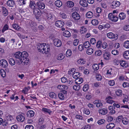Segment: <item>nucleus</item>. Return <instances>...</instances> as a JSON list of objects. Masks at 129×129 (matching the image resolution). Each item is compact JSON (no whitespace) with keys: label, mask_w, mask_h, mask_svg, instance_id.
Instances as JSON below:
<instances>
[{"label":"nucleus","mask_w":129,"mask_h":129,"mask_svg":"<svg viewBox=\"0 0 129 129\" xmlns=\"http://www.w3.org/2000/svg\"><path fill=\"white\" fill-rule=\"evenodd\" d=\"M7 119L8 121H12V120H13V116L10 115H8L7 116Z\"/></svg>","instance_id":"nucleus-44"},{"label":"nucleus","mask_w":129,"mask_h":129,"mask_svg":"<svg viewBox=\"0 0 129 129\" xmlns=\"http://www.w3.org/2000/svg\"><path fill=\"white\" fill-rule=\"evenodd\" d=\"M108 84L111 86H113L115 84L114 81L113 80H111L109 81Z\"/></svg>","instance_id":"nucleus-61"},{"label":"nucleus","mask_w":129,"mask_h":129,"mask_svg":"<svg viewBox=\"0 0 129 129\" xmlns=\"http://www.w3.org/2000/svg\"><path fill=\"white\" fill-rule=\"evenodd\" d=\"M45 45H46L45 44L38 43L37 44V48L38 49V48H42L43 46H44V48Z\"/></svg>","instance_id":"nucleus-36"},{"label":"nucleus","mask_w":129,"mask_h":129,"mask_svg":"<svg viewBox=\"0 0 129 129\" xmlns=\"http://www.w3.org/2000/svg\"><path fill=\"white\" fill-rule=\"evenodd\" d=\"M16 119L18 121L23 122L25 119V117L21 115H19L16 117Z\"/></svg>","instance_id":"nucleus-15"},{"label":"nucleus","mask_w":129,"mask_h":129,"mask_svg":"<svg viewBox=\"0 0 129 129\" xmlns=\"http://www.w3.org/2000/svg\"><path fill=\"white\" fill-rule=\"evenodd\" d=\"M21 52L20 51L16 52L14 54V56L17 59L22 58Z\"/></svg>","instance_id":"nucleus-12"},{"label":"nucleus","mask_w":129,"mask_h":129,"mask_svg":"<svg viewBox=\"0 0 129 129\" xmlns=\"http://www.w3.org/2000/svg\"><path fill=\"white\" fill-rule=\"evenodd\" d=\"M102 43V42L101 41H98L96 43V47L98 48H99L100 47H101V46Z\"/></svg>","instance_id":"nucleus-52"},{"label":"nucleus","mask_w":129,"mask_h":129,"mask_svg":"<svg viewBox=\"0 0 129 129\" xmlns=\"http://www.w3.org/2000/svg\"><path fill=\"white\" fill-rule=\"evenodd\" d=\"M83 45L85 48H88L90 46L89 42L88 41L85 42L84 43Z\"/></svg>","instance_id":"nucleus-34"},{"label":"nucleus","mask_w":129,"mask_h":129,"mask_svg":"<svg viewBox=\"0 0 129 129\" xmlns=\"http://www.w3.org/2000/svg\"><path fill=\"white\" fill-rule=\"evenodd\" d=\"M122 85L124 87H128L129 86V83L126 82H124L123 83Z\"/></svg>","instance_id":"nucleus-64"},{"label":"nucleus","mask_w":129,"mask_h":129,"mask_svg":"<svg viewBox=\"0 0 129 129\" xmlns=\"http://www.w3.org/2000/svg\"><path fill=\"white\" fill-rule=\"evenodd\" d=\"M91 23L93 25H97L98 23V21L95 19L93 20H92Z\"/></svg>","instance_id":"nucleus-48"},{"label":"nucleus","mask_w":129,"mask_h":129,"mask_svg":"<svg viewBox=\"0 0 129 129\" xmlns=\"http://www.w3.org/2000/svg\"><path fill=\"white\" fill-rule=\"evenodd\" d=\"M25 2L24 0H20V1H17V2L20 5H21L25 4Z\"/></svg>","instance_id":"nucleus-45"},{"label":"nucleus","mask_w":129,"mask_h":129,"mask_svg":"<svg viewBox=\"0 0 129 129\" xmlns=\"http://www.w3.org/2000/svg\"><path fill=\"white\" fill-rule=\"evenodd\" d=\"M78 63L80 64H84L85 62V61H84L83 59H80L78 60L77 61Z\"/></svg>","instance_id":"nucleus-30"},{"label":"nucleus","mask_w":129,"mask_h":129,"mask_svg":"<svg viewBox=\"0 0 129 129\" xmlns=\"http://www.w3.org/2000/svg\"><path fill=\"white\" fill-rule=\"evenodd\" d=\"M44 122V119L42 118H40L39 120V123L40 124H42Z\"/></svg>","instance_id":"nucleus-56"},{"label":"nucleus","mask_w":129,"mask_h":129,"mask_svg":"<svg viewBox=\"0 0 129 129\" xmlns=\"http://www.w3.org/2000/svg\"><path fill=\"white\" fill-rule=\"evenodd\" d=\"M18 59V60H17V64H20L22 63L23 62L22 58L19 59Z\"/></svg>","instance_id":"nucleus-55"},{"label":"nucleus","mask_w":129,"mask_h":129,"mask_svg":"<svg viewBox=\"0 0 129 129\" xmlns=\"http://www.w3.org/2000/svg\"><path fill=\"white\" fill-rule=\"evenodd\" d=\"M107 36L109 38L113 39L115 38L117 39L118 38V35L117 34L115 35L112 33H109L107 34Z\"/></svg>","instance_id":"nucleus-6"},{"label":"nucleus","mask_w":129,"mask_h":129,"mask_svg":"<svg viewBox=\"0 0 129 129\" xmlns=\"http://www.w3.org/2000/svg\"><path fill=\"white\" fill-rule=\"evenodd\" d=\"M61 82L63 83H65L67 82H68L67 78L66 77H63L61 79Z\"/></svg>","instance_id":"nucleus-53"},{"label":"nucleus","mask_w":129,"mask_h":129,"mask_svg":"<svg viewBox=\"0 0 129 129\" xmlns=\"http://www.w3.org/2000/svg\"><path fill=\"white\" fill-rule=\"evenodd\" d=\"M101 47L104 49L106 48L107 47V44L106 42H104L102 43Z\"/></svg>","instance_id":"nucleus-54"},{"label":"nucleus","mask_w":129,"mask_h":129,"mask_svg":"<svg viewBox=\"0 0 129 129\" xmlns=\"http://www.w3.org/2000/svg\"><path fill=\"white\" fill-rule=\"evenodd\" d=\"M34 127L31 125H27L25 127V129H33Z\"/></svg>","instance_id":"nucleus-63"},{"label":"nucleus","mask_w":129,"mask_h":129,"mask_svg":"<svg viewBox=\"0 0 129 129\" xmlns=\"http://www.w3.org/2000/svg\"><path fill=\"white\" fill-rule=\"evenodd\" d=\"M92 68L94 70H97L99 69V66L96 64H95L92 66Z\"/></svg>","instance_id":"nucleus-37"},{"label":"nucleus","mask_w":129,"mask_h":129,"mask_svg":"<svg viewBox=\"0 0 129 129\" xmlns=\"http://www.w3.org/2000/svg\"><path fill=\"white\" fill-rule=\"evenodd\" d=\"M64 57V56L62 54H59L57 56V59L58 60H61L63 59Z\"/></svg>","instance_id":"nucleus-33"},{"label":"nucleus","mask_w":129,"mask_h":129,"mask_svg":"<svg viewBox=\"0 0 129 129\" xmlns=\"http://www.w3.org/2000/svg\"><path fill=\"white\" fill-rule=\"evenodd\" d=\"M0 66L4 68H7L8 66V63L7 61L4 59L0 60Z\"/></svg>","instance_id":"nucleus-3"},{"label":"nucleus","mask_w":129,"mask_h":129,"mask_svg":"<svg viewBox=\"0 0 129 129\" xmlns=\"http://www.w3.org/2000/svg\"><path fill=\"white\" fill-rule=\"evenodd\" d=\"M72 54V51L68 49L66 52V55L67 56H70Z\"/></svg>","instance_id":"nucleus-47"},{"label":"nucleus","mask_w":129,"mask_h":129,"mask_svg":"<svg viewBox=\"0 0 129 129\" xmlns=\"http://www.w3.org/2000/svg\"><path fill=\"white\" fill-rule=\"evenodd\" d=\"M9 62L11 66H14L15 64V61L14 59L12 58H10L9 59Z\"/></svg>","instance_id":"nucleus-28"},{"label":"nucleus","mask_w":129,"mask_h":129,"mask_svg":"<svg viewBox=\"0 0 129 129\" xmlns=\"http://www.w3.org/2000/svg\"><path fill=\"white\" fill-rule=\"evenodd\" d=\"M49 96L52 98H56V96L55 94L53 92H51L49 93Z\"/></svg>","instance_id":"nucleus-35"},{"label":"nucleus","mask_w":129,"mask_h":129,"mask_svg":"<svg viewBox=\"0 0 129 129\" xmlns=\"http://www.w3.org/2000/svg\"><path fill=\"white\" fill-rule=\"evenodd\" d=\"M108 112V110L106 108H105L99 110V112L102 115H104Z\"/></svg>","instance_id":"nucleus-9"},{"label":"nucleus","mask_w":129,"mask_h":129,"mask_svg":"<svg viewBox=\"0 0 129 129\" xmlns=\"http://www.w3.org/2000/svg\"><path fill=\"white\" fill-rule=\"evenodd\" d=\"M13 27L15 29H18L20 27L17 24H14L13 25Z\"/></svg>","instance_id":"nucleus-50"},{"label":"nucleus","mask_w":129,"mask_h":129,"mask_svg":"<svg viewBox=\"0 0 129 129\" xmlns=\"http://www.w3.org/2000/svg\"><path fill=\"white\" fill-rule=\"evenodd\" d=\"M115 93L118 96H120L122 94V91L119 90H117L115 92Z\"/></svg>","instance_id":"nucleus-43"},{"label":"nucleus","mask_w":129,"mask_h":129,"mask_svg":"<svg viewBox=\"0 0 129 129\" xmlns=\"http://www.w3.org/2000/svg\"><path fill=\"white\" fill-rule=\"evenodd\" d=\"M57 88L59 89L64 90L66 89H67V86L64 85H60L58 86Z\"/></svg>","instance_id":"nucleus-24"},{"label":"nucleus","mask_w":129,"mask_h":129,"mask_svg":"<svg viewBox=\"0 0 129 129\" xmlns=\"http://www.w3.org/2000/svg\"><path fill=\"white\" fill-rule=\"evenodd\" d=\"M28 113L30 114V116L31 117H33L34 115V112L32 110L29 111H28Z\"/></svg>","instance_id":"nucleus-60"},{"label":"nucleus","mask_w":129,"mask_h":129,"mask_svg":"<svg viewBox=\"0 0 129 129\" xmlns=\"http://www.w3.org/2000/svg\"><path fill=\"white\" fill-rule=\"evenodd\" d=\"M64 22L61 20H58L55 22V25L57 27H61L64 25Z\"/></svg>","instance_id":"nucleus-7"},{"label":"nucleus","mask_w":129,"mask_h":129,"mask_svg":"<svg viewBox=\"0 0 129 129\" xmlns=\"http://www.w3.org/2000/svg\"><path fill=\"white\" fill-rule=\"evenodd\" d=\"M67 6L69 7L72 8L74 5V3L72 1H68L67 2Z\"/></svg>","instance_id":"nucleus-26"},{"label":"nucleus","mask_w":129,"mask_h":129,"mask_svg":"<svg viewBox=\"0 0 129 129\" xmlns=\"http://www.w3.org/2000/svg\"><path fill=\"white\" fill-rule=\"evenodd\" d=\"M58 95V98L60 99L63 100L64 99V96L62 92L59 93Z\"/></svg>","instance_id":"nucleus-40"},{"label":"nucleus","mask_w":129,"mask_h":129,"mask_svg":"<svg viewBox=\"0 0 129 129\" xmlns=\"http://www.w3.org/2000/svg\"><path fill=\"white\" fill-rule=\"evenodd\" d=\"M115 126L114 123H111L107 124L106 127L108 129H112Z\"/></svg>","instance_id":"nucleus-22"},{"label":"nucleus","mask_w":129,"mask_h":129,"mask_svg":"<svg viewBox=\"0 0 129 129\" xmlns=\"http://www.w3.org/2000/svg\"><path fill=\"white\" fill-rule=\"evenodd\" d=\"M123 29L125 31L129 30V25H126L123 27Z\"/></svg>","instance_id":"nucleus-62"},{"label":"nucleus","mask_w":129,"mask_h":129,"mask_svg":"<svg viewBox=\"0 0 129 129\" xmlns=\"http://www.w3.org/2000/svg\"><path fill=\"white\" fill-rule=\"evenodd\" d=\"M21 57L23 60H24L25 59H26L27 58L28 56V54L25 51L21 52Z\"/></svg>","instance_id":"nucleus-13"},{"label":"nucleus","mask_w":129,"mask_h":129,"mask_svg":"<svg viewBox=\"0 0 129 129\" xmlns=\"http://www.w3.org/2000/svg\"><path fill=\"white\" fill-rule=\"evenodd\" d=\"M126 17V15L123 12L120 13L119 15V18L121 20L124 19Z\"/></svg>","instance_id":"nucleus-19"},{"label":"nucleus","mask_w":129,"mask_h":129,"mask_svg":"<svg viewBox=\"0 0 129 129\" xmlns=\"http://www.w3.org/2000/svg\"><path fill=\"white\" fill-rule=\"evenodd\" d=\"M93 52V50L91 48H90L87 49L86 53L88 55L91 54Z\"/></svg>","instance_id":"nucleus-29"},{"label":"nucleus","mask_w":129,"mask_h":129,"mask_svg":"<svg viewBox=\"0 0 129 129\" xmlns=\"http://www.w3.org/2000/svg\"><path fill=\"white\" fill-rule=\"evenodd\" d=\"M120 64L121 66L124 68H126L128 67V64L127 63L123 60L120 61Z\"/></svg>","instance_id":"nucleus-17"},{"label":"nucleus","mask_w":129,"mask_h":129,"mask_svg":"<svg viewBox=\"0 0 129 129\" xmlns=\"http://www.w3.org/2000/svg\"><path fill=\"white\" fill-rule=\"evenodd\" d=\"M72 15V17L75 20H78L80 18L79 14L76 12H73Z\"/></svg>","instance_id":"nucleus-8"},{"label":"nucleus","mask_w":129,"mask_h":129,"mask_svg":"<svg viewBox=\"0 0 129 129\" xmlns=\"http://www.w3.org/2000/svg\"><path fill=\"white\" fill-rule=\"evenodd\" d=\"M54 45L57 47H60L62 43L61 41L58 39H55L53 40Z\"/></svg>","instance_id":"nucleus-4"},{"label":"nucleus","mask_w":129,"mask_h":129,"mask_svg":"<svg viewBox=\"0 0 129 129\" xmlns=\"http://www.w3.org/2000/svg\"><path fill=\"white\" fill-rule=\"evenodd\" d=\"M83 79L82 78H78L76 79L75 82L76 84H80L83 82Z\"/></svg>","instance_id":"nucleus-18"},{"label":"nucleus","mask_w":129,"mask_h":129,"mask_svg":"<svg viewBox=\"0 0 129 129\" xmlns=\"http://www.w3.org/2000/svg\"><path fill=\"white\" fill-rule=\"evenodd\" d=\"M112 53L114 55H116L118 54V52L117 50H114L112 51Z\"/></svg>","instance_id":"nucleus-57"},{"label":"nucleus","mask_w":129,"mask_h":129,"mask_svg":"<svg viewBox=\"0 0 129 129\" xmlns=\"http://www.w3.org/2000/svg\"><path fill=\"white\" fill-rule=\"evenodd\" d=\"M108 17L109 19L114 22H116L118 20V17L112 13H110L108 14Z\"/></svg>","instance_id":"nucleus-1"},{"label":"nucleus","mask_w":129,"mask_h":129,"mask_svg":"<svg viewBox=\"0 0 129 129\" xmlns=\"http://www.w3.org/2000/svg\"><path fill=\"white\" fill-rule=\"evenodd\" d=\"M9 26L7 24H5L3 28V29L2 30V32L4 33V32L6 30L8 29Z\"/></svg>","instance_id":"nucleus-38"},{"label":"nucleus","mask_w":129,"mask_h":129,"mask_svg":"<svg viewBox=\"0 0 129 129\" xmlns=\"http://www.w3.org/2000/svg\"><path fill=\"white\" fill-rule=\"evenodd\" d=\"M110 56V53H105L103 54V57L104 59L106 60L109 59V58Z\"/></svg>","instance_id":"nucleus-27"},{"label":"nucleus","mask_w":129,"mask_h":129,"mask_svg":"<svg viewBox=\"0 0 129 129\" xmlns=\"http://www.w3.org/2000/svg\"><path fill=\"white\" fill-rule=\"evenodd\" d=\"M120 5V2L117 1H114L112 2V5H111V8H115L116 7H119Z\"/></svg>","instance_id":"nucleus-5"},{"label":"nucleus","mask_w":129,"mask_h":129,"mask_svg":"<svg viewBox=\"0 0 129 129\" xmlns=\"http://www.w3.org/2000/svg\"><path fill=\"white\" fill-rule=\"evenodd\" d=\"M0 72L1 76L3 78H4L5 77L6 73L4 70L3 69L1 70Z\"/></svg>","instance_id":"nucleus-39"},{"label":"nucleus","mask_w":129,"mask_h":129,"mask_svg":"<svg viewBox=\"0 0 129 129\" xmlns=\"http://www.w3.org/2000/svg\"><path fill=\"white\" fill-rule=\"evenodd\" d=\"M2 8L3 15L5 16H7L8 14L7 10L4 7H2Z\"/></svg>","instance_id":"nucleus-14"},{"label":"nucleus","mask_w":129,"mask_h":129,"mask_svg":"<svg viewBox=\"0 0 129 129\" xmlns=\"http://www.w3.org/2000/svg\"><path fill=\"white\" fill-rule=\"evenodd\" d=\"M123 56L124 58L126 59L129 58V51H126L124 52Z\"/></svg>","instance_id":"nucleus-25"},{"label":"nucleus","mask_w":129,"mask_h":129,"mask_svg":"<svg viewBox=\"0 0 129 129\" xmlns=\"http://www.w3.org/2000/svg\"><path fill=\"white\" fill-rule=\"evenodd\" d=\"M50 48L48 47L46 49L45 48L43 47V50L44 51H45L44 53H45V54H47L49 51L50 50Z\"/></svg>","instance_id":"nucleus-46"},{"label":"nucleus","mask_w":129,"mask_h":129,"mask_svg":"<svg viewBox=\"0 0 129 129\" xmlns=\"http://www.w3.org/2000/svg\"><path fill=\"white\" fill-rule=\"evenodd\" d=\"M63 35L65 37H68L70 36L71 34L68 31L65 30L63 33Z\"/></svg>","instance_id":"nucleus-21"},{"label":"nucleus","mask_w":129,"mask_h":129,"mask_svg":"<svg viewBox=\"0 0 129 129\" xmlns=\"http://www.w3.org/2000/svg\"><path fill=\"white\" fill-rule=\"evenodd\" d=\"M90 43L93 45L96 42V41L94 38H92L90 40Z\"/></svg>","instance_id":"nucleus-59"},{"label":"nucleus","mask_w":129,"mask_h":129,"mask_svg":"<svg viewBox=\"0 0 129 129\" xmlns=\"http://www.w3.org/2000/svg\"><path fill=\"white\" fill-rule=\"evenodd\" d=\"M33 13L35 15L37 19H39L41 15V13L40 10L39 9H36L34 10Z\"/></svg>","instance_id":"nucleus-2"},{"label":"nucleus","mask_w":129,"mask_h":129,"mask_svg":"<svg viewBox=\"0 0 129 129\" xmlns=\"http://www.w3.org/2000/svg\"><path fill=\"white\" fill-rule=\"evenodd\" d=\"M89 85L88 84L85 85L83 87V91H87L89 88Z\"/></svg>","instance_id":"nucleus-41"},{"label":"nucleus","mask_w":129,"mask_h":129,"mask_svg":"<svg viewBox=\"0 0 129 129\" xmlns=\"http://www.w3.org/2000/svg\"><path fill=\"white\" fill-rule=\"evenodd\" d=\"M93 14L91 12H88L86 14V17L88 18H91L93 16Z\"/></svg>","instance_id":"nucleus-31"},{"label":"nucleus","mask_w":129,"mask_h":129,"mask_svg":"<svg viewBox=\"0 0 129 129\" xmlns=\"http://www.w3.org/2000/svg\"><path fill=\"white\" fill-rule=\"evenodd\" d=\"M126 48H129V41H126L124 42V45Z\"/></svg>","instance_id":"nucleus-42"},{"label":"nucleus","mask_w":129,"mask_h":129,"mask_svg":"<svg viewBox=\"0 0 129 129\" xmlns=\"http://www.w3.org/2000/svg\"><path fill=\"white\" fill-rule=\"evenodd\" d=\"M105 121V120L104 119H102L99 120L98 122V123L99 125H101L104 124Z\"/></svg>","instance_id":"nucleus-51"},{"label":"nucleus","mask_w":129,"mask_h":129,"mask_svg":"<svg viewBox=\"0 0 129 129\" xmlns=\"http://www.w3.org/2000/svg\"><path fill=\"white\" fill-rule=\"evenodd\" d=\"M42 110L44 112L48 113L49 114H50L52 112L50 109L45 108H43Z\"/></svg>","instance_id":"nucleus-32"},{"label":"nucleus","mask_w":129,"mask_h":129,"mask_svg":"<svg viewBox=\"0 0 129 129\" xmlns=\"http://www.w3.org/2000/svg\"><path fill=\"white\" fill-rule=\"evenodd\" d=\"M102 53L101 50H98L95 51V54L96 55L100 56L101 55Z\"/></svg>","instance_id":"nucleus-49"},{"label":"nucleus","mask_w":129,"mask_h":129,"mask_svg":"<svg viewBox=\"0 0 129 129\" xmlns=\"http://www.w3.org/2000/svg\"><path fill=\"white\" fill-rule=\"evenodd\" d=\"M8 6L10 7H13L15 5V2L13 0H9L7 2Z\"/></svg>","instance_id":"nucleus-11"},{"label":"nucleus","mask_w":129,"mask_h":129,"mask_svg":"<svg viewBox=\"0 0 129 129\" xmlns=\"http://www.w3.org/2000/svg\"><path fill=\"white\" fill-rule=\"evenodd\" d=\"M80 4L84 7H87L88 6L87 2L85 0H81L80 1Z\"/></svg>","instance_id":"nucleus-10"},{"label":"nucleus","mask_w":129,"mask_h":129,"mask_svg":"<svg viewBox=\"0 0 129 129\" xmlns=\"http://www.w3.org/2000/svg\"><path fill=\"white\" fill-rule=\"evenodd\" d=\"M55 4L57 7H60L62 5V3L60 1L57 0L55 1Z\"/></svg>","instance_id":"nucleus-20"},{"label":"nucleus","mask_w":129,"mask_h":129,"mask_svg":"<svg viewBox=\"0 0 129 129\" xmlns=\"http://www.w3.org/2000/svg\"><path fill=\"white\" fill-rule=\"evenodd\" d=\"M80 76V73L78 72H74V73L73 74V78L75 79L79 78Z\"/></svg>","instance_id":"nucleus-23"},{"label":"nucleus","mask_w":129,"mask_h":129,"mask_svg":"<svg viewBox=\"0 0 129 129\" xmlns=\"http://www.w3.org/2000/svg\"><path fill=\"white\" fill-rule=\"evenodd\" d=\"M79 42L78 39H76L74 40L73 42V44L74 46H76L78 45V43Z\"/></svg>","instance_id":"nucleus-58"},{"label":"nucleus","mask_w":129,"mask_h":129,"mask_svg":"<svg viewBox=\"0 0 129 129\" xmlns=\"http://www.w3.org/2000/svg\"><path fill=\"white\" fill-rule=\"evenodd\" d=\"M37 6L40 9H43L45 7V5L44 4L41 3L40 2H37Z\"/></svg>","instance_id":"nucleus-16"}]
</instances>
